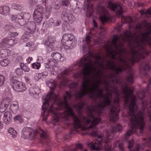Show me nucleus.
<instances>
[{"label": "nucleus", "instance_id": "1", "mask_svg": "<svg viewBox=\"0 0 151 151\" xmlns=\"http://www.w3.org/2000/svg\"><path fill=\"white\" fill-rule=\"evenodd\" d=\"M101 59V56L99 55L96 56L94 61L85 57L82 58L76 64L82 67L83 68L81 72L73 75L74 78L82 79L83 81L80 90L75 93V96L77 99L81 98L88 94L90 97L95 100L98 98H102L103 100L97 104L96 106L91 105L88 107V116L93 119L88 129L94 128L95 126L101 121V119L96 118L95 116L97 115L100 116L103 109L111 104L113 94L115 95L113 100L115 104L111 106L109 119L111 121L114 122L119 119V95L114 86L115 82L113 80L114 76L113 74L107 76L106 73L108 68L115 71L116 70L111 69L107 65L108 60L106 61V67H105L103 62L100 61ZM110 61L114 65L116 63V61Z\"/></svg>", "mask_w": 151, "mask_h": 151}, {"label": "nucleus", "instance_id": "2", "mask_svg": "<svg viewBox=\"0 0 151 151\" xmlns=\"http://www.w3.org/2000/svg\"><path fill=\"white\" fill-rule=\"evenodd\" d=\"M151 31L142 33L139 36L135 38V41L136 45L134 50L131 49L132 55L131 58L123 59L121 56L124 54L126 53L122 42H119L120 37L117 36H114L112 42L114 49H111L109 51V53L113 59H117L118 62L115 63L114 65L110 61H108L107 64L111 69L116 70V73L117 74L123 71H125L128 74L126 80L129 82L133 83L134 81L133 72L129 65H133L134 63L141 59L144 58L149 52L145 48L146 44L151 46V38L150 35Z\"/></svg>", "mask_w": 151, "mask_h": 151}, {"label": "nucleus", "instance_id": "3", "mask_svg": "<svg viewBox=\"0 0 151 151\" xmlns=\"http://www.w3.org/2000/svg\"><path fill=\"white\" fill-rule=\"evenodd\" d=\"M124 98V106H128L129 110L128 114L131 117V128L124 135V139L127 140L128 137L132 133L137 132L139 130L142 134L144 133L145 124L144 122L143 114L139 111L137 114L136 111L137 109L135 101L136 96L133 94V90L129 89L126 86L122 89Z\"/></svg>", "mask_w": 151, "mask_h": 151}, {"label": "nucleus", "instance_id": "4", "mask_svg": "<svg viewBox=\"0 0 151 151\" xmlns=\"http://www.w3.org/2000/svg\"><path fill=\"white\" fill-rule=\"evenodd\" d=\"M66 96H64L63 97L64 101H60V103L66 109L67 114L73 117V120L74 122V127L76 129L80 128L81 126V123H83L84 121V124L88 125L91 121L88 117L85 116H82L81 118H78L76 116L73 112L72 109L69 107L67 101V97L69 99H71L73 96V94L71 92L67 91L66 92Z\"/></svg>", "mask_w": 151, "mask_h": 151}, {"label": "nucleus", "instance_id": "5", "mask_svg": "<svg viewBox=\"0 0 151 151\" xmlns=\"http://www.w3.org/2000/svg\"><path fill=\"white\" fill-rule=\"evenodd\" d=\"M58 96L54 93L52 91H51L46 96H45L42 97V99L45 100V101L43 102L42 108V109H43L44 111V113L45 112L48 108L49 104V102L52 101L53 102L50 106L49 110L52 114H55L56 113L55 111V109H57L56 108H54L53 106L55 101L58 99Z\"/></svg>", "mask_w": 151, "mask_h": 151}, {"label": "nucleus", "instance_id": "6", "mask_svg": "<svg viewBox=\"0 0 151 151\" xmlns=\"http://www.w3.org/2000/svg\"><path fill=\"white\" fill-rule=\"evenodd\" d=\"M112 138L111 136L108 134L105 139H101L100 141L98 140H93L91 143H88L87 145L90 147L91 150L98 151L100 150L101 145L104 144L105 149L109 150H110L111 147L107 144L109 142L110 139Z\"/></svg>", "mask_w": 151, "mask_h": 151}, {"label": "nucleus", "instance_id": "7", "mask_svg": "<svg viewBox=\"0 0 151 151\" xmlns=\"http://www.w3.org/2000/svg\"><path fill=\"white\" fill-rule=\"evenodd\" d=\"M74 37L73 35L67 34L64 35L61 40L62 47L66 50L72 49L74 45Z\"/></svg>", "mask_w": 151, "mask_h": 151}, {"label": "nucleus", "instance_id": "8", "mask_svg": "<svg viewBox=\"0 0 151 151\" xmlns=\"http://www.w3.org/2000/svg\"><path fill=\"white\" fill-rule=\"evenodd\" d=\"M38 133L36 129H33L30 127H24L22 131V137L24 139H34Z\"/></svg>", "mask_w": 151, "mask_h": 151}, {"label": "nucleus", "instance_id": "9", "mask_svg": "<svg viewBox=\"0 0 151 151\" xmlns=\"http://www.w3.org/2000/svg\"><path fill=\"white\" fill-rule=\"evenodd\" d=\"M10 78L11 86L14 90L18 92L24 91L25 90L26 87L24 83L16 80L15 78L12 76V74L10 75Z\"/></svg>", "mask_w": 151, "mask_h": 151}, {"label": "nucleus", "instance_id": "10", "mask_svg": "<svg viewBox=\"0 0 151 151\" xmlns=\"http://www.w3.org/2000/svg\"><path fill=\"white\" fill-rule=\"evenodd\" d=\"M61 17L63 20L68 22L70 23H73L75 20V18L70 10L67 9L62 11Z\"/></svg>", "mask_w": 151, "mask_h": 151}, {"label": "nucleus", "instance_id": "11", "mask_svg": "<svg viewBox=\"0 0 151 151\" xmlns=\"http://www.w3.org/2000/svg\"><path fill=\"white\" fill-rule=\"evenodd\" d=\"M108 6L109 8L114 11L118 16L122 17H123L122 15L123 10L121 7L119 5L114 4L111 2H109Z\"/></svg>", "mask_w": 151, "mask_h": 151}, {"label": "nucleus", "instance_id": "12", "mask_svg": "<svg viewBox=\"0 0 151 151\" xmlns=\"http://www.w3.org/2000/svg\"><path fill=\"white\" fill-rule=\"evenodd\" d=\"M28 34H33L35 32L36 28V23L33 21L28 22L25 26Z\"/></svg>", "mask_w": 151, "mask_h": 151}, {"label": "nucleus", "instance_id": "13", "mask_svg": "<svg viewBox=\"0 0 151 151\" xmlns=\"http://www.w3.org/2000/svg\"><path fill=\"white\" fill-rule=\"evenodd\" d=\"M15 41L14 37L12 36L4 39L1 44H3L4 46L6 45V46L10 47L14 45Z\"/></svg>", "mask_w": 151, "mask_h": 151}, {"label": "nucleus", "instance_id": "14", "mask_svg": "<svg viewBox=\"0 0 151 151\" xmlns=\"http://www.w3.org/2000/svg\"><path fill=\"white\" fill-rule=\"evenodd\" d=\"M133 35L129 31L126 32L123 37H121L123 41L126 42H130L133 39Z\"/></svg>", "mask_w": 151, "mask_h": 151}, {"label": "nucleus", "instance_id": "15", "mask_svg": "<svg viewBox=\"0 0 151 151\" xmlns=\"http://www.w3.org/2000/svg\"><path fill=\"white\" fill-rule=\"evenodd\" d=\"M12 114L10 112L7 111L4 113L3 119L5 124H9L12 121Z\"/></svg>", "mask_w": 151, "mask_h": 151}, {"label": "nucleus", "instance_id": "16", "mask_svg": "<svg viewBox=\"0 0 151 151\" xmlns=\"http://www.w3.org/2000/svg\"><path fill=\"white\" fill-rule=\"evenodd\" d=\"M51 56L53 59L57 62H63L65 60V58L62 56L61 54L59 52H53Z\"/></svg>", "mask_w": 151, "mask_h": 151}, {"label": "nucleus", "instance_id": "17", "mask_svg": "<svg viewBox=\"0 0 151 151\" xmlns=\"http://www.w3.org/2000/svg\"><path fill=\"white\" fill-rule=\"evenodd\" d=\"M11 52L8 49H3L0 50V58H5L10 55Z\"/></svg>", "mask_w": 151, "mask_h": 151}, {"label": "nucleus", "instance_id": "18", "mask_svg": "<svg viewBox=\"0 0 151 151\" xmlns=\"http://www.w3.org/2000/svg\"><path fill=\"white\" fill-rule=\"evenodd\" d=\"M10 9L7 6H0V13L2 15L6 16L9 13Z\"/></svg>", "mask_w": 151, "mask_h": 151}, {"label": "nucleus", "instance_id": "19", "mask_svg": "<svg viewBox=\"0 0 151 151\" xmlns=\"http://www.w3.org/2000/svg\"><path fill=\"white\" fill-rule=\"evenodd\" d=\"M89 1V0H87L86 1H85L84 4V10L85 11H86L88 12L92 10L93 8L92 5L90 6L89 4H88V1Z\"/></svg>", "mask_w": 151, "mask_h": 151}, {"label": "nucleus", "instance_id": "20", "mask_svg": "<svg viewBox=\"0 0 151 151\" xmlns=\"http://www.w3.org/2000/svg\"><path fill=\"white\" fill-rule=\"evenodd\" d=\"M40 89L38 87L30 88L29 90V93L31 96L38 94L40 93Z\"/></svg>", "mask_w": 151, "mask_h": 151}, {"label": "nucleus", "instance_id": "21", "mask_svg": "<svg viewBox=\"0 0 151 151\" xmlns=\"http://www.w3.org/2000/svg\"><path fill=\"white\" fill-rule=\"evenodd\" d=\"M122 129V127L120 124H117L116 125H112L111 126V131L112 133H114L120 131Z\"/></svg>", "mask_w": 151, "mask_h": 151}, {"label": "nucleus", "instance_id": "22", "mask_svg": "<svg viewBox=\"0 0 151 151\" xmlns=\"http://www.w3.org/2000/svg\"><path fill=\"white\" fill-rule=\"evenodd\" d=\"M19 108L18 103L17 101L13 102V104L11 106V110L14 114H15Z\"/></svg>", "mask_w": 151, "mask_h": 151}, {"label": "nucleus", "instance_id": "23", "mask_svg": "<svg viewBox=\"0 0 151 151\" xmlns=\"http://www.w3.org/2000/svg\"><path fill=\"white\" fill-rule=\"evenodd\" d=\"M9 104V103L6 100L1 101L0 104V108H2V110H1V112H4L8 107Z\"/></svg>", "mask_w": 151, "mask_h": 151}, {"label": "nucleus", "instance_id": "24", "mask_svg": "<svg viewBox=\"0 0 151 151\" xmlns=\"http://www.w3.org/2000/svg\"><path fill=\"white\" fill-rule=\"evenodd\" d=\"M111 17L108 14L101 16L100 17V20L103 24H104L105 22H108L111 19Z\"/></svg>", "mask_w": 151, "mask_h": 151}, {"label": "nucleus", "instance_id": "25", "mask_svg": "<svg viewBox=\"0 0 151 151\" xmlns=\"http://www.w3.org/2000/svg\"><path fill=\"white\" fill-rule=\"evenodd\" d=\"M45 45L47 46V48L50 51V49L52 50V49H54V47H53V44L54 43L52 42H50L49 39H46L45 43Z\"/></svg>", "mask_w": 151, "mask_h": 151}, {"label": "nucleus", "instance_id": "26", "mask_svg": "<svg viewBox=\"0 0 151 151\" xmlns=\"http://www.w3.org/2000/svg\"><path fill=\"white\" fill-rule=\"evenodd\" d=\"M34 20L37 23H40L41 22L42 19V15L37 14H34L33 13Z\"/></svg>", "mask_w": 151, "mask_h": 151}, {"label": "nucleus", "instance_id": "27", "mask_svg": "<svg viewBox=\"0 0 151 151\" xmlns=\"http://www.w3.org/2000/svg\"><path fill=\"white\" fill-rule=\"evenodd\" d=\"M47 84L52 89H54L56 86L54 80L53 79H50L49 81H47Z\"/></svg>", "mask_w": 151, "mask_h": 151}, {"label": "nucleus", "instance_id": "28", "mask_svg": "<svg viewBox=\"0 0 151 151\" xmlns=\"http://www.w3.org/2000/svg\"><path fill=\"white\" fill-rule=\"evenodd\" d=\"M44 10L43 7L42 6H37L36 9L34 12V14H37L43 15Z\"/></svg>", "mask_w": 151, "mask_h": 151}, {"label": "nucleus", "instance_id": "29", "mask_svg": "<svg viewBox=\"0 0 151 151\" xmlns=\"http://www.w3.org/2000/svg\"><path fill=\"white\" fill-rule=\"evenodd\" d=\"M18 20L17 22L18 24L21 26H23L25 25L26 24V21L24 19L23 17L21 15H18Z\"/></svg>", "mask_w": 151, "mask_h": 151}, {"label": "nucleus", "instance_id": "30", "mask_svg": "<svg viewBox=\"0 0 151 151\" xmlns=\"http://www.w3.org/2000/svg\"><path fill=\"white\" fill-rule=\"evenodd\" d=\"M29 34H28L27 31H26L21 38V42H25L26 41H27L29 37Z\"/></svg>", "mask_w": 151, "mask_h": 151}, {"label": "nucleus", "instance_id": "31", "mask_svg": "<svg viewBox=\"0 0 151 151\" xmlns=\"http://www.w3.org/2000/svg\"><path fill=\"white\" fill-rule=\"evenodd\" d=\"M8 132L13 138L15 137L17 135V132L12 128H10L8 130Z\"/></svg>", "mask_w": 151, "mask_h": 151}, {"label": "nucleus", "instance_id": "32", "mask_svg": "<svg viewBox=\"0 0 151 151\" xmlns=\"http://www.w3.org/2000/svg\"><path fill=\"white\" fill-rule=\"evenodd\" d=\"M143 68L144 70H148L150 69V66L147 63L146 64L145 62H143L141 66H140L139 70H140Z\"/></svg>", "mask_w": 151, "mask_h": 151}, {"label": "nucleus", "instance_id": "33", "mask_svg": "<svg viewBox=\"0 0 151 151\" xmlns=\"http://www.w3.org/2000/svg\"><path fill=\"white\" fill-rule=\"evenodd\" d=\"M42 131L40 133V136L42 139H47L48 138V135L47 131L42 130L41 129H40Z\"/></svg>", "mask_w": 151, "mask_h": 151}, {"label": "nucleus", "instance_id": "34", "mask_svg": "<svg viewBox=\"0 0 151 151\" xmlns=\"http://www.w3.org/2000/svg\"><path fill=\"white\" fill-rule=\"evenodd\" d=\"M10 63V61L8 59H4L0 62V64L2 66H7Z\"/></svg>", "mask_w": 151, "mask_h": 151}, {"label": "nucleus", "instance_id": "35", "mask_svg": "<svg viewBox=\"0 0 151 151\" xmlns=\"http://www.w3.org/2000/svg\"><path fill=\"white\" fill-rule=\"evenodd\" d=\"M20 67L21 69L25 72H28L30 70L29 67L26 64L21 63Z\"/></svg>", "mask_w": 151, "mask_h": 151}, {"label": "nucleus", "instance_id": "36", "mask_svg": "<svg viewBox=\"0 0 151 151\" xmlns=\"http://www.w3.org/2000/svg\"><path fill=\"white\" fill-rule=\"evenodd\" d=\"M48 63L51 68L52 66H55L57 64V62L54 59H50L48 60Z\"/></svg>", "mask_w": 151, "mask_h": 151}, {"label": "nucleus", "instance_id": "37", "mask_svg": "<svg viewBox=\"0 0 151 151\" xmlns=\"http://www.w3.org/2000/svg\"><path fill=\"white\" fill-rule=\"evenodd\" d=\"M137 95L141 100L143 99L145 97L144 90H142L140 92L137 93Z\"/></svg>", "mask_w": 151, "mask_h": 151}, {"label": "nucleus", "instance_id": "38", "mask_svg": "<svg viewBox=\"0 0 151 151\" xmlns=\"http://www.w3.org/2000/svg\"><path fill=\"white\" fill-rule=\"evenodd\" d=\"M41 66V64L40 63L36 62L33 63L32 64V66L33 68L39 69Z\"/></svg>", "mask_w": 151, "mask_h": 151}, {"label": "nucleus", "instance_id": "39", "mask_svg": "<svg viewBox=\"0 0 151 151\" xmlns=\"http://www.w3.org/2000/svg\"><path fill=\"white\" fill-rule=\"evenodd\" d=\"M20 15L19 14H18L17 15H11V19L12 21H13L14 22H17L18 20V15Z\"/></svg>", "mask_w": 151, "mask_h": 151}, {"label": "nucleus", "instance_id": "40", "mask_svg": "<svg viewBox=\"0 0 151 151\" xmlns=\"http://www.w3.org/2000/svg\"><path fill=\"white\" fill-rule=\"evenodd\" d=\"M5 78L2 75L0 74V86H2L4 83Z\"/></svg>", "mask_w": 151, "mask_h": 151}, {"label": "nucleus", "instance_id": "41", "mask_svg": "<svg viewBox=\"0 0 151 151\" xmlns=\"http://www.w3.org/2000/svg\"><path fill=\"white\" fill-rule=\"evenodd\" d=\"M14 119L15 121L18 120L20 122H23L22 118L20 115H17L14 118Z\"/></svg>", "mask_w": 151, "mask_h": 151}, {"label": "nucleus", "instance_id": "42", "mask_svg": "<svg viewBox=\"0 0 151 151\" xmlns=\"http://www.w3.org/2000/svg\"><path fill=\"white\" fill-rule=\"evenodd\" d=\"M21 68H17L15 70V72L18 75H21L23 74V72Z\"/></svg>", "mask_w": 151, "mask_h": 151}, {"label": "nucleus", "instance_id": "43", "mask_svg": "<svg viewBox=\"0 0 151 151\" xmlns=\"http://www.w3.org/2000/svg\"><path fill=\"white\" fill-rule=\"evenodd\" d=\"M69 73V71L68 69H65L63 71L61 72V74L63 77H65V76Z\"/></svg>", "mask_w": 151, "mask_h": 151}, {"label": "nucleus", "instance_id": "44", "mask_svg": "<svg viewBox=\"0 0 151 151\" xmlns=\"http://www.w3.org/2000/svg\"><path fill=\"white\" fill-rule=\"evenodd\" d=\"M125 21L126 22L130 23L133 22V20L130 17L127 16L125 19Z\"/></svg>", "mask_w": 151, "mask_h": 151}, {"label": "nucleus", "instance_id": "45", "mask_svg": "<svg viewBox=\"0 0 151 151\" xmlns=\"http://www.w3.org/2000/svg\"><path fill=\"white\" fill-rule=\"evenodd\" d=\"M69 3V0H62L61 4L63 6H67Z\"/></svg>", "mask_w": 151, "mask_h": 151}, {"label": "nucleus", "instance_id": "46", "mask_svg": "<svg viewBox=\"0 0 151 151\" xmlns=\"http://www.w3.org/2000/svg\"><path fill=\"white\" fill-rule=\"evenodd\" d=\"M14 9L16 10H21L23 9V7L18 4H16L14 5Z\"/></svg>", "mask_w": 151, "mask_h": 151}, {"label": "nucleus", "instance_id": "47", "mask_svg": "<svg viewBox=\"0 0 151 151\" xmlns=\"http://www.w3.org/2000/svg\"><path fill=\"white\" fill-rule=\"evenodd\" d=\"M82 148V145L80 144H78L76 145V147L74 149L72 150L71 151H77L78 149H81Z\"/></svg>", "mask_w": 151, "mask_h": 151}, {"label": "nucleus", "instance_id": "48", "mask_svg": "<svg viewBox=\"0 0 151 151\" xmlns=\"http://www.w3.org/2000/svg\"><path fill=\"white\" fill-rule=\"evenodd\" d=\"M77 86V84L76 83H72L70 85V89H71L73 90L74 88L76 87Z\"/></svg>", "mask_w": 151, "mask_h": 151}, {"label": "nucleus", "instance_id": "49", "mask_svg": "<svg viewBox=\"0 0 151 151\" xmlns=\"http://www.w3.org/2000/svg\"><path fill=\"white\" fill-rule=\"evenodd\" d=\"M67 21H64L62 25V29L64 30H66L67 29V26L66 25V24L67 23Z\"/></svg>", "mask_w": 151, "mask_h": 151}, {"label": "nucleus", "instance_id": "50", "mask_svg": "<svg viewBox=\"0 0 151 151\" xmlns=\"http://www.w3.org/2000/svg\"><path fill=\"white\" fill-rule=\"evenodd\" d=\"M52 23H53L54 27H56L60 26V22L59 21L57 20L55 22H52Z\"/></svg>", "mask_w": 151, "mask_h": 151}, {"label": "nucleus", "instance_id": "51", "mask_svg": "<svg viewBox=\"0 0 151 151\" xmlns=\"http://www.w3.org/2000/svg\"><path fill=\"white\" fill-rule=\"evenodd\" d=\"M128 147L129 149H131L132 148L133 146V145L134 144V142L133 141H128Z\"/></svg>", "mask_w": 151, "mask_h": 151}, {"label": "nucleus", "instance_id": "52", "mask_svg": "<svg viewBox=\"0 0 151 151\" xmlns=\"http://www.w3.org/2000/svg\"><path fill=\"white\" fill-rule=\"evenodd\" d=\"M148 115L151 121V106L148 108Z\"/></svg>", "mask_w": 151, "mask_h": 151}, {"label": "nucleus", "instance_id": "53", "mask_svg": "<svg viewBox=\"0 0 151 151\" xmlns=\"http://www.w3.org/2000/svg\"><path fill=\"white\" fill-rule=\"evenodd\" d=\"M118 147L120 150L122 151L124 150L123 144L119 143H118Z\"/></svg>", "mask_w": 151, "mask_h": 151}, {"label": "nucleus", "instance_id": "54", "mask_svg": "<svg viewBox=\"0 0 151 151\" xmlns=\"http://www.w3.org/2000/svg\"><path fill=\"white\" fill-rule=\"evenodd\" d=\"M34 45V43L33 42L31 41L26 43V46L28 47H30Z\"/></svg>", "mask_w": 151, "mask_h": 151}, {"label": "nucleus", "instance_id": "55", "mask_svg": "<svg viewBox=\"0 0 151 151\" xmlns=\"http://www.w3.org/2000/svg\"><path fill=\"white\" fill-rule=\"evenodd\" d=\"M60 8V6L58 4H56L53 7L54 9L56 11L58 10Z\"/></svg>", "mask_w": 151, "mask_h": 151}, {"label": "nucleus", "instance_id": "56", "mask_svg": "<svg viewBox=\"0 0 151 151\" xmlns=\"http://www.w3.org/2000/svg\"><path fill=\"white\" fill-rule=\"evenodd\" d=\"M151 84V78H150L149 79V82L147 86V89H146V91H149V86Z\"/></svg>", "mask_w": 151, "mask_h": 151}, {"label": "nucleus", "instance_id": "57", "mask_svg": "<svg viewBox=\"0 0 151 151\" xmlns=\"http://www.w3.org/2000/svg\"><path fill=\"white\" fill-rule=\"evenodd\" d=\"M84 104L83 103H80L78 105V109L80 110H81L83 108Z\"/></svg>", "mask_w": 151, "mask_h": 151}, {"label": "nucleus", "instance_id": "58", "mask_svg": "<svg viewBox=\"0 0 151 151\" xmlns=\"http://www.w3.org/2000/svg\"><path fill=\"white\" fill-rule=\"evenodd\" d=\"M90 37L89 35H87L86 37V41L87 43H88L90 41Z\"/></svg>", "mask_w": 151, "mask_h": 151}, {"label": "nucleus", "instance_id": "59", "mask_svg": "<svg viewBox=\"0 0 151 151\" xmlns=\"http://www.w3.org/2000/svg\"><path fill=\"white\" fill-rule=\"evenodd\" d=\"M146 13L150 15L151 14V7L147 10Z\"/></svg>", "mask_w": 151, "mask_h": 151}, {"label": "nucleus", "instance_id": "60", "mask_svg": "<svg viewBox=\"0 0 151 151\" xmlns=\"http://www.w3.org/2000/svg\"><path fill=\"white\" fill-rule=\"evenodd\" d=\"M135 28L137 29H141V25L140 24H138L136 26Z\"/></svg>", "mask_w": 151, "mask_h": 151}, {"label": "nucleus", "instance_id": "61", "mask_svg": "<svg viewBox=\"0 0 151 151\" xmlns=\"http://www.w3.org/2000/svg\"><path fill=\"white\" fill-rule=\"evenodd\" d=\"M93 23L94 26L96 27L98 26L96 22V21L94 20H93Z\"/></svg>", "mask_w": 151, "mask_h": 151}, {"label": "nucleus", "instance_id": "62", "mask_svg": "<svg viewBox=\"0 0 151 151\" xmlns=\"http://www.w3.org/2000/svg\"><path fill=\"white\" fill-rule=\"evenodd\" d=\"M45 68H51L50 66H49V64H48V62L47 63H45Z\"/></svg>", "mask_w": 151, "mask_h": 151}, {"label": "nucleus", "instance_id": "63", "mask_svg": "<svg viewBox=\"0 0 151 151\" xmlns=\"http://www.w3.org/2000/svg\"><path fill=\"white\" fill-rule=\"evenodd\" d=\"M140 149V145L139 144H137L136 145V149L137 151L139 150Z\"/></svg>", "mask_w": 151, "mask_h": 151}, {"label": "nucleus", "instance_id": "64", "mask_svg": "<svg viewBox=\"0 0 151 151\" xmlns=\"http://www.w3.org/2000/svg\"><path fill=\"white\" fill-rule=\"evenodd\" d=\"M91 134L92 136H95L96 135V133L95 132H93L91 133Z\"/></svg>", "mask_w": 151, "mask_h": 151}]
</instances>
